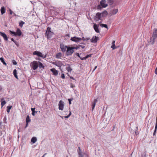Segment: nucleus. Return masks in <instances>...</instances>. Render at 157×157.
<instances>
[{
    "instance_id": "obj_34",
    "label": "nucleus",
    "mask_w": 157,
    "mask_h": 157,
    "mask_svg": "<svg viewBox=\"0 0 157 157\" xmlns=\"http://www.w3.org/2000/svg\"><path fill=\"white\" fill-rule=\"evenodd\" d=\"M51 28L49 27H48L45 33H47L48 32H51Z\"/></svg>"
},
{
    "instance_id": "obj_18",
    "label": "nucleus",
    "mask_w": 157,
    "mask_h": 157,
    "mask_svg": "<svg viewBox=\"0 0 157 157\" xmlns=\"http://www.w3.org/2000/svg\"><path fill=\"white\" fill-rule=\"evenodd\" d=\"M2 15H3L6 12V9L4 6H2L0 10Z\"/></svg>"
},
{
    "instance_id": "obj_8",
    "label": "nucleus",
    "mask_w": 157,
    "mask_h": 157,
    "mask_svg": "<svg viewBox=\"0 0 157 157\" xmlns=\"http://www.w3.org/2000/svg\"><path fill=\"white\" fill-rule=\"evenodd\" d=\"M60 47L62 51L64 52L66 51V49H67V48L68 47V46H67L62 44H60Z\"/></svg>"
},
{
    "instance_id": "obj_14",
    "label": "nucleus",
    "mask_w": 157,
    "mask_h": 157,
    "mask_svg": "<svg viewBox=\"0 0 157 157\" xmlns=\"http://www.w3.org/2000/svg\"><path fill=\"white\" fill-rule=\"evenodd\" d=\"M50 71L53 73V74L56 76L58 75V71L57 70L55 69L54 68L51 69Z\"/></svg>"
},
{
    "instance_id": "obj_51",
    "label": "nucleus",
    "mask_w": 157,
    "mask_h": 157,
    "mask_svg": "<svg viewBox=\"0 0 157 157\" xmlns=\"http://www.w3.org/2000/svg\"><path fill=\"white\" fill-rule=\"evenodd\" d=\"M155 73L156 74H157V67L156 68L155 70Z\"/></svg>"
},
{
    "instance_id": "obj_56",
    "label": "nucleus",
    "mask_w": 157,
    "mask_h": 157,
    "mask_svg": "<svg viewBox=\"0 0 157 157\" xmlns=\"http://www.w3.org/2000/svg\"><path fill=\"white\" fill-rule=\"evenodd\" d=\"M82 39V40L84 41H85V38L84 37H82V38H81Z\"/></svg>"
},
{
    "instance_id": "obj_43",
    "label": "nucleus",
    "mask_w": 157,
    "mask_h": 157,
    "mask_svg": "<svg viewBox=\"0 0 157 157\" xmlns=\"http://www.w3.org/2000/svg\"><path fill=\"white\" fill-rule=\"evenodd\" d=\"M61 77L63 79H64L65 78V76L64 74H63V73L61 75Z\"/></svg>"
},
{
    "instance_id": "obj_7",
    "label": "nucleus",
    "mask_w": 157,
    "mask_h": 157,
    "mask_svg": "<svg viewBox=\"0 0 157 157\" xmlns=\"http://www.w3.org/2000/svg\"><path fill=\"white\" fill-rule=\"evenodd\" d=\"M101 16L102 17L101 13H98L94 17V19L96 21H98L100 19Z\"/></svg>"
},
{
    "instance_id": "obj_61",
    "label": "nucleus",
    "mask_w": 157,
    "mask_h": 157,
    "mask_svg": "<svg viewBox=\"0 0 157 157\" xmlns=\"http://www.w3.org/2000/svg\"><path fill=\"white\" fill-rule=\"evenodd\" d=\"M66 36H68V37H69V34H67L66 35Z\"/></svg>"
},
{
    "instance_id": "obj_52",
    "label": "nucleus",
    "mask_w": 157,
    "mask_h": 157,
    "mask_svg": "<svg viewBox=\"0 0 157 157\" xmlns=\"http://www.w3.org/2000/svg\"><path fill=\"white\" fill-rule=\"evenodd\" d=\"M90 39V38H85V41L87 40Z\"/></svg>"
},
{
    "instance_id": "obj_55",
    "label": "nucleus",
    "mask_w": 157,
    "mask_h": 157,
    "mask_svg": "<svg viewBox=\"0 0 157 157\" xmlns=\"http://www.w3.org/2000/svg\"><path fill=\"white\" fill-rule=\"evenodd\" d=\"M78 148L79 151H78V152H81V149H80V147H78Z\"/></svg>"
},
{
    "instance_id": "obj_20",
    "label": "nucleus",
    "mask_w": 157,
    "mask_h": 157,
    "mask_svg": "<svg viewBox=\"0 0 157 157\" xmlns=\"http://www.w3.org/2000/svg\"><path fill=\"white\" fill-rule=\"evenodd\" d=\"M1 105L2 107H3L6 103L5 101L4 100L3 98L1 99Z\"/></svg>"
},
{
    "instance_id": "obj_63",
    "label": "nucleus",
    "mask_w": 157,
    "mask_h": 157,
    "mask_svg": "<svg viewBox=\"0 0 157 157\" xmlns=\"http://www.w3.org/2000/svg\"><path fill=\"white\" fill-rule=\"evenodd\" d=\"M2 88L1 87V86H0V91L2 90Z\"/></svg>"
},
{
    "instance_id": "obj_48",
    "label": "nucleus",
    "mask_w": 157,
    "mask_h": 157,
    "mask_svg": "<svg viewBox=\"0 0 157 157\" xmlns=\"http://www.w3.org/2000/svg\"><path fill=\"white\" fill-rule=\"evenodd\" d=\"M75 55L77 56H78L79 58L81 57L79 56V54L78 53H76Z\"/></svg>"
},
{
    "instance_id": "obj_3",
    "label": "nucleus",
    "mask_w": 157,
    "mask_h": 157,
    "mask_svg": "<svg viewBox=\"0 0 157 157\" xmlns=\"http://www.w3.org/2000/svg\"><path fill=\"white\" fill-rule=\"evenodd\" d=\"M74 52V48H73L72 47L68 46L66 50V55L67 56H71Z\"/></svg>"
},
{
    "instance_id": "obj_2",
    "label": "nucleus",
    "mask_w": 157,
    "mask_h": 157,
    "mask_svg": "<svg viewBox=\"0 0 157 157\" xmlns=\"http://www.w3.org/2000/svg\"><path fill=\"white\" fill-rule=\"evenodd\" d=\"M157 37V29H154L153 35L150 38V42L152 44H153L155 43V40Z\"/></svg>"
},
{
    "instance_id": "obj_27",
    "label": "nucleus",
    "mask_w": 157,
    "mask_h": 157,
    "mask_svg": "<svg viewBox=\"0 0 157 157\" xmlns=\"http://www.w3.org/2000/svg\"><path fill=\"white\" fill-rule=\"evenodd\" d=\"M35 108H31V110L32 111V115L34 116L35 115V113H37V112L35 111Z\"/></svg>"
},
{
    "instance_id": "obj_60",
    "label": "nucleus",
    "mask_w": 157,
    "mask_h": 157,
    "mask_svg": "<svg viewBox=\"0 0 157 157\" xmlns=\"http://www.w3.org/2000/svg\"><path fill=\"white\" fill-rule=\"evenodd\" d=\"M47 154V153H45L41 157H44L45 155Z\"/></svg>"
},
{
    "instance_id": "obj_37",
    "label": "nucleus",
    "mask_w": 157,
    "mask_h": 157,
    "mask_svg": "<svg viewBox=\"0 0 157 157\" xmlns=\"http://www.w3.org/2000/svg\"><path fill=\"white\" fill-rule=\"evenodd\" d=\"M157 128V118H156V119L155 126V129L154 130L155 131H156Z\"/></svg>"
},
{
    "instance_id": "obj_28",
    "label": "nucleus",
    "mask_w": 157,
    "mask_h": 157,
    "mask_svg": "<svg viewBox=\"0 0 157 157\" xmlns=\"http://www.w3.org/2000/svg\"><path fill=\"white\" fill-rule=\"evenodd\" d=\"M25 22L22 21H21L20 22H19V26L22 28L23 27V25L24 24Z\"/></svg>"
},
{
    "instance_id": "obj_5",
    "label": "nucleus",
    "mask_w": 157,
    "mask_h": 157,
    "mask_svg": "<svg viewBox=\"0 0 157 157\" xmlns=\"http://www.w3.org/2000/svg\"><path fill=\"white\" fill-rule=\"evenodd\" d=\"M33 54L34 55H36L40 57L43 58H45L46 57V55L44 56L40 52L38 51H35L33 53Z\"/></svg>"
},
{
    "instance_id": "obj_10",
    "label": "nucleus",
    "mask_w": 157,
    "mask_h": 157,
    "mask_svg": "<svg viewBox=\"0 0 157 157\" xmlns=\"http://www.w3.org/2000/svg\"><path fill=\"white\" fill-rule=\"evenodd\" d=\"M118 10L117 9H113L111 10L109 12V14L111 15L116 14L118 12Z\"/></svg>"
},
{
    "instance_id": "obj_41",
    "label": "nucleus",
    "mask_w": 157,
    "mask_h": 157,
    "mask_svg": "<svg viewBox=\"0 0 157 157\" xmlns=\"http://www.w3.org/2000/svg\"><path fill=\"white\" fill-rule=\"evenodd\" d=\"M68 100L69 101V104H71V101L73 100V98L69 99Z\"/></svg>"
},
{
    "instance_id": "obj_49",
    "label": "nucleus",
    "mask_w": 157,
    "mask_h": 157,
    "mask_svg": "<svg viewBox=\"0 0 157 157\" xmlns=\"http://www.w3.org/2000/svg\"><path fill=\"white\" fill-rule=\"evenodd\" d=\"M70 86H71V87L72 88H73L74 87H75V86L73 85L72 84H71V85Z\"/></svg>"
},
{
    "instance_id": "obj_6",
    "label": "nucleus",
    "mask_w": 157,
    "mask_h": 157,
    "mask_svg": "<svg viewBox=\"0 0 157 157\" xmlns=\"http://www.w3.org/2000/svg\"><path fill=\"white\" fill-rule=\"evenodd\" d=\"M59 109V110H63L64 103L62 100L59 101L58 104Z\"/></svg>"
},
{
    "instance_id": "obj_11",
    "label": "nucleus",
    "mask_w": 157,
    "mask_h": 157,
    "mask_svg": "<svg viewBox=\"0 0 157 157\" xmlns=\"http://www.w3.org/2000/svg\"><path fill=\"white\" fill-rule=\"evenodd\" d=\"M53 34V32H48L47 33H45V35L48 39H50L52 37Z\"/></svg>"
},
{
    "instance_id": "obj_53",
    "label": "nucleus",
    "mask_w": 157,
    "mask_h": 157,
    "mask_svg": "<svg viewBox=\"0 0 157 157\" xmlns=\"http://www.w3.org/2000/svg\"><path fill=\"white\" fill-rule=\"evenodd\" d=\"M156 131H155L154 130V132H153V136H155V133Z\"/></svg>"
},
{
    "instance_id": "obj_4",
    "label": "nucleus",
    "mask_w": 157,
    "mask_h": 157,
    "mask_svg": "<svg viewBox=\"0 0 157 157\" xmlns=\"http://www.w3.org/2000/svg\"><path fill=\"white\" fill-rule=\"evenodd\" d=\"M38 61H34L30 63V66L34 70L37 69L38 67Z\"/></svg>"
},
{
    "instance_id": "obj_30",
    "label": "nucleus",
    "mask_w": 157,
    "mask_h": 157,
    "mask_svg": "<svg viewBox=\"0 0 157 157\" xmlns=\"http://www.w3.org/2000/svg\"><path fill=\"white\" fill-rule=\"evenodd\" d=\"M11 107H12V106H8L7 107L6 110H7V112L8 113H9L10 112V110L11 108Z\"/></svg>"
},
{
    "instance_id": "obj_13",
    "label": "nucleus",
    "mask_w": 157,
    "mask_h": 157,
    "mask_svg": "<svg viewBox=\"0 0 157 157\" xmlns=\"http://www.w3.org/2000/svg\"><path fill=\"white\" fill-rule=\"evenodd\" d=\"M99 37L96 36H93L92 39L90 40L91 42L95 43L96 42L98 39Z\"/></svg>"
},
{
    "instance_id": "obj_29",
    "label": "nucleus",
    "mask_w": 157,
    "mask_h": 157,
    "mask_svg": "<svg viewBox=\"0 0 157 157\" xmlns=\"http://www.w3.org/2000/svg\"><path fill=\"white\" fill-rule=\"evenodd\" d=\"M0 60L2 62L4 65H6V63L5 62V61L4 60V59L3 58H2V57L0 58Z\"/></svg>"
},
{
    "instance_id": "obj_39",
    "label": "nucleus",
    "mask_w": 157,
    "mask_h": 157,
    "mask_svg": "<svg viewBox=\"0 0 157 157\" xmlns=\"http://www.w3.org/2000/svg\"><path fill=\"white\" fill-rule=\"evenodd\" d=\"M78 154L79 155V157H83L82 153L80 152H78Z\"/></svg>"
},
{
    "instance_id": "obj_16",
    "label": "nucleus",
    "mask_w": 157,
    "mask_h": 157,
    "mask_svg": "<svg viewBox=\"0 0 157 157\" xmlns=\"http://www.w3.org/2000/svg\"><path fill=\"white\" fill-rule=\"evenodd\" d=\"M97 101H98V100L97 99H95L94 100V102L92 104V111H93V110L95 108V106L97 102Z\"/></svg>"
},
{
    "instance_id": "obj_47",
    "label": "nucleus",
    "mask_w": 157,
    "mask_h": 157,
    "mask_svg": "<svg viewBox=\"0 0 157 157\" xmlns=\"http://www.w3.org/2000/svg\"><path fill=\"white\" fill-rule=\"evenodd\" d=\"M78 46L79 47H81L82 48H85V46L84 45H79Z\"/></svg>"
},
{
    "instance_id": "obj_57",
    "label": "nucleus",
    "mask_w": 157,
    "mask_h": 157,
    "mask_svg": "<svg viewBox=\"0 0 157 157\" xmlns=\"http://www.w3.org/2000/svg\"><path fill=\"white\" fill-rule=\"evenodd\" d=\"M135 133H136V135H137V134H138V131H137L136 130L135 132Z\"/></svg>"
},
{
    "instance_id": "obj_45",
    "label": "nucleus",
    "mask_w": 157,
    "mask_h": 157,
    "mask_svg": "<svg viewBox=\"0 0 157 157\" xmlns=\"http://www.w3.org/2000/svg\"><path fill=\"white\" fill-rule=\"evenodd\" d=\"M92 55V54H90L89 55H87L86 56V58H87L89 57H91V56Z\"/></svg>"
},
{
    "instance_id": "obj_21",
    "label": "nucleus",
    "mask_w": 157,
    "mask_h": 157,
    "mask_svg": "<svg viewBox=\"0 0 157 157\" xmlns=\"http://www.w3.org/2000/svg\"><path fill=\"white\" fill-rule=\"evenodd\" d=\"M13 74L14 76V77L17 79H18V77L17 75V70L16 69H14L13 71Z\"/></svg>"
},
{
    "instance_id": "obj_12",
    "label": "nucleus",
    "mask_w": 157,
    "mask_h": 157,
    "mask_svg": "<svg viewBox=\"0 0 157 157\" xmlns=\"http://www.w3.org/2000/svg\"><path fill=\"white\" fill-rule=\"evenodd\" d=\"M0 35L3 37L4 40L6 41L8 40V37L4 33L0 32Z\"/></svg>"
},
{
    "instance_id": "obj_40",
    "label": "nucleus",
    "mask_w": 157,
    "mask_h": 157,
    "mask_svg": "<svg viewBox=\"0 0 157 157\" xmlns=\"http://www.w3.org/2000/svg\"><path fill=\"white\" fill-rule=\"evenodd\" d=\"M12 63L13 64L16 65L17 64V63L15 61V60H13L12 61Z\"/></svg>"
},
{
    "instance_id": "obj_38",
    "label": "nucleus",
    "mask_w": 157,
    "mask_h": 157,
    "mask_svg": "<svg viewBox=\"0 0 157 157\" xmlns=\"http://www.w3.org/2000/svg\"><path fill=\"white\" fill-rule=\"evenodd\" d=\"M111 48H112L113 50L117 48V47L115 46V45H112L111 46Z\"/></svg>"
},
{
    "instance_id": "obj_19",
    "label": "nucleus",
    "mask_w": 157,
    "mask_h": 157,
    "mask_svg": "<svg viewBox=\"0 0 157 157\" xmlns=\"http://www.w3.org/2000/svg\"><path fill=\"white\" fill-rule=\"evenodd\" d=\"M101 13L102 17H105L107 15L108 13L106 11L104 10Z\"/></svg>"
},
{
    "instance_id": "obj_44",
    "label": "nucleus",
    "mask_w": 157,
    "mask_h": 157,
    "mask_svg": "<svg viewBox=\"0 0 157 157\" xmlns=\"http://www.w3.org/2000/svg\"><path fill=\"white\" fill-rule=\"evenodd\" d=\"M79 47L78 46H76V47H72L73 48H74V50H75V49H76V50H77L79 48Z\"/></svg>"
},
{
    "instance_id": "obj_50",
    "label": "nucleus",
    "mask_w": 157,
    "mask_h": 157,
    "mask_svg": "<svg viewBox=\"0 0 157 157\" xmlns=\"http://www.w3.org/2000/svg\"><path fill=\"white\" fill-rule=\"evenodd\" d=\"M115 40H113L112 42V45H115Z\"/></svg>"
},
{
    "instance_id": "obj_59",
    "label": "nucleus",
    "mask_w": 157,
    "mask_h": 157,
    "mask_svg": "<svg viewBox=\"0 0 157 157\" xmlns=\"http://www.w3.org/2000/svg\"><path fill=\"white\" fill-rule=\"evenodd\" d=\"M28 123H26V125L25 127V128L28 126Z\"/></svg>"
},
{
    "instance_id": "obj_35",
    "label": "nucleus",
    "mask_w": 157,
    "mask_h": 157,
    "mask_svg": "<svg viewBox=\"0 0 157 157\" xmlns=\"http://www.w3.org/2000/svg\"><path fill=\"white\" fill-rule=\"evenodd\" d=\"M76 38V36H74V37H71V40H72V41H73L74 42L77 41L75 40Z\"/></svg>"
},
{
    "instance_id": "obj_23",
    "label": "nucleus",
    "mask_w": 157,
    "mask_h": 157,
    "mask_svg": "<svg viewBox=\"0 0 157 157\" xmlns=\"http://www.w3.org/2000/svg\"><path fill=\"white\" fill-rule=\"evenodd\" d=\"M107 2L109 3V5H112L114 2V0H107Z\"/></svg>"
},
{
    "instance_id": "obj_25",
    "label": "nucleus",
    "mask_w": 157,
    "mask_h": 157,
    "mask_svg": "<svg viewBox=\"0 0 157 157\" xmlns=\"http://www.w3.org/2000/svg\"><path fill=\"white\" fill-rule=\"evenodd\" d=\"M26 123H28L29 122H30L31 121V119L30 118V117L29 115H28L26 118Z\"/></svg>"
},
{
    "instance_id": "obj_42",
    "label": "nucleus",
    "mask_w": 157,
    "mask_h": 157,
    "mask_svg": "<svg viewBox=\"0 0 157 157\" xmlns=\"http://www.w3.org/2000/svg\"><path fill=\"white\" fill-rule=\"evenodd\" d=\"M80 59L81 60H86V59H87L86 58V56L85 57H83V58H82V57H80Z\"/></svg>"
},
{
    "instance_id": "obj_33",
    "label": "nucleus",
    "mask_w": 157,
    "mask_h": 157,
    "mask_svg": "<svg viewBox=\"0 0 157 157\" xmlns=\"http://www.w3.org/2000/svg\"><path fill=\"white\" fill-rule=\"evenodd\" d=\"M61 55V53H59L56 54V58H59Z\"/></svg>"
},
{
    "instance_id": "obj_58",
    "label": "nucleus",
    "mask_w": 157,
    "mask_h": 157,
    "mask_svg": "<svg viewBox=\"0 0 157 157\" xmlns=\"http://www.w3.org/2000/svg\"><path fill=\"white\" fill-rule=\"evenodd\" d=\"M97 66H96L94 68V69L93 70V71H94L97 68Z\"/></svg>"
},
{
    "instance_id": "obj_54",
    "label": "nucleus",
    "mask_w": 157,
    "mask_h": 157,
    "mask_svg": "<svg viewBox=\"0 0 157 157\" xmlns=\"http://www.w3.org/2000/svg\"><path fill=\"white\" fill-rule=\"evenodd\" d=\"M13 15L15 16H17V17H19V16L18 15H17L15 13H13Z\"/></svg>"
},
{
    "instance_id": "obj_24",
    "label": "nucleus",
    "mask_w": 157,
    "mask_h": 157,
    "mask_svg": "<svg viewBox=\"0 0 157 157\" xmlns=\"http://www.w3.org/2000/svg\"><path fill=\"white\" fill-rule=\"evenodd\" d=\"M67 65L68 66V67H66V69L68 71V72H71L72 70V69L70 67V65L69 64H67Z\"/></svg>"
},
{
    "instance_id": "obj_46",
    "label": "nucleus",
    "mask_w": 157,
    "mask_h": 157,
    "mask_svg": "<svg viewBox=\"0 0 157 157\" xmlns=\"http://www.w3.org/2000/svg\"><path fill=\"white\" fill-rule=\"evenodd\" d=\"M9 10L10 12V14L11 15L12 14V13H13V12L12 11V10L10 9H9Z\"/></svg>"
},
{
    "instance_id": "obj_1",
    "label": "nucleus",
    "mask_w": 157,
    "mask_h": 157,
    "mask_svg": "<svg viewBox=\"0 0 157 157\" xmlns=\"http://www.w3.org/2000/svg\"><path fill=\"white\" fill-rule=\"evenodd\" d=\"M9 33L12 36H20L21 35L22 33L21 30L19 28L17 29L16 32L10 30Z\"/></svg>"
},
{
    "instance_id": "obj_64",
    "label": "nucleus",
    "mask_w": 157,
    "mask_h": 157,
    "mask_svg": "<svg viewBox=\"0 0 157 157\" xmlns=\"http://www.w3.org/2000/svg\"><path fill=\"white\" fill-rule=\"evenodd\" d=\"M70 78H71V79H73V80H74V78L73 77H71Z\"/></svg>"
},
{
    "instance_id": "obj_17",
    "label": "nucleus",
    "mask_w": 157,
    "mask_h": 157,
    "mask_svg": "<svg viewBox=\"0 0 157 157\" xmlns=\"http://www.w3.org/2000/svg\"><path fill=\"white\" fill-rule=\"evenodd\" d=\"M38 67L40 69H44V66L43 64L40 62L38 61Z\"/></svg>"
},
{
    "instance_id": "obj_36",
    "label": "nucleus",
    "mask_w": 157,
    "mask_h": 157,
    "mask_svg": "<svg viewBox=\"0 0 157 157\" xmlns=\"http://www.w3.org/2000/svg\"><path fill=\"white\" fill-rule=\"evenodd\" d=\"M71 113L70 111V113L69 114L68 116H64V117L65 118H68L71 115Z\"/></svg>"
},
{
    "instance_id": "obj_15",
    "label": "nucleus",
    "mask_w": 157,
    "mask_h": 157,
    "mask_svg": "<svg viewBox=\"0 0 157 157\" xmlns=\"http://www.w3.org/2000/svg\"><path fill=\"white\" fill-rule=\"evenodd\" d=\"M93 27L96 32L97 33H99L100 32V31L98 28V26L96 24H94V25Z\"/></svg>"
},
{
    "instance_id": "obj_62",
    "label": "nucleus",
    "mask_w": 157,
    "mask_h": 157,
    "mask_svg": "<svg viewBox=\"0 0 157 157\" xmlns=\"http://www.w3.org/2000/svg\"><path fill=\"white\" fill-rule=\"evenodd\" d=\"M11 40L13 42L14 41V40L13 39V38H11Z\"/></svg>"
},
{
    "instance_id": "obj_31",
    "label": "nucleus",
    "mask_w": 157,
    "mask_h": 157,
    "mask_svg": "<svg viewBox=\"0 0 157 157\" xmlns=\"http://www.w3.org/2000/svg\"><path fill=\"white\" fill-rule=\"evenodd\" d=\"M76 39H75V40H76L77 41H75V42H77L80 41L82 40L81 38H79L78 37H76Z\"/></svg>"
},
{
    "instance_id": "obj_22",
    "label": "nucleus",
    "mask_w": 157,
    "mask_h": 157,
    "mask_svg": "<svg viewBox=\"0 0 157 157\" xmlns=\"http://www.w3.org/2000/svg\"><path fill=\"white\" fill-rule=\"evenodd\" d=\"M54 64L59 67H61L62 65V63L61 62H56Z\"/></svg>"
},
{
    "instance_id": "obj_26",
    "label": "nucleus",
    "mask_w": 157,
    "mask_h": 157,
    "mask_svg": "<svg viewBox=\"0 0 157 157\" xmlns=\"http://www.w3.org/2000/svg\"><path fill=\"white\" fill-rule=\"evenodd\" d=\"M37 141V139L36 137H33L31 140V141L33 143H35Z\"/></svg>"
},
{
    "instance_id": "obj_9",
    "label": "nucleus",
    "mask_w": 157,
    "mask_h": 157,
    "mask_svg": "<svg viewBox=\"0 0 157 157\" xmlns=\"http://www.w3.org/2000/svg\"><path fill=\"white\" fill-rule=\"evenodd\" d=\"M106 2L105 0H102L100 1V5L103 8H105L107 6L108 4L106 3Z\"/></svg>"
},
{
    "instance_id": "obj_32",
    "label": "nucleus",
    "mask_w": 157,
    "mask_h": 157,
    "mask_svg": "<svg viewBox=\"0 0 157 157\" xmlns=\"http://www.w3.org/2000/svg\"><path fill=\"white\" fill-rule=\"evenodd\" d=\"M100 26L102 27H105L106 28H108V26L106 24H101L100 25Z\"/></svg>"
}]
</instances>
